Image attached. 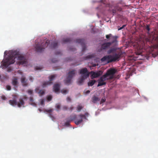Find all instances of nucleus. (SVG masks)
Returning <instances> with one entry per match:
<instances>
[{
    "label": "nucleus",
    "mask_w": 158,
    "mask_h": 158,
    "mask_svg": "<svg viewBox=\"0 0 158 158\" xmlns=\"http://www.w3.org/2000/svg\"><path fill=\"white\" fill-rule=\"evenodd\" d=\"M17 57L19 60V64L22 65L26 64L27 60L24 56L19 55V52L16 51H11L8 52L7 58L2 61V64L0 67L2 66V68H6L10 64L14 63L15 62V59Z\"/></svg>",
    "instance_id": "nucleus-1"
},
{
    "label": "nucleus",
    "mask_w": 158,
    "mask_h": 158,
    "mask_svg": "<svg viewBox=\"0 0 158 158\" xmlns=\"http://www.w3.org/2000/svg\"><path fill=\"white\" fill-rule=\"evenodd\" d=\"M116 37V36L113 37V38L114 40L111 42L102 44L101 46L98 47V51L100 52L103 50L106 51L108 49H110L107 51V53L108 54L115 51L116 49L115 47L116 46L117 43Z\"/></svg>",
    "instance_id": "nucleus-2"
},
{
    "label": "nucleus",
    "mask_w": 158,
    "mask_h": 158,
    "mask_svg": "<svg viewBox=\"0 0 158 158\" xmlns=\"http://www.w3.org/2000/svg\"><path fill=\"white\" fill-rule=\"evenodd\" d=\"M48 40H47L45 42L41 41L37 44H36L35 46V50L38 52H41L44 51L45 48L49 45V47L51 48H56L58 45V43L56 41H51V44Z\"/></svg>",
    "instance_id": "nucleus-3"
},
{
    "label": "nucleus",
    "mask_w": 158,
    "mask_h": 158,
    "mask_svg": "<svg viewBox=\"0 0 158 158\" xmlns=\"http://www.w3.org/2000/svg\"><path fill=\"white\" fill-rule=\"evenodd\" d=\"M75 73V70H73L70 71L68 73V76L65 81L66 84H69L71 83V80L73 77L74 76Z\"/></svg>",
    "instance_id": "nucleus-4"
},
{
    "label": "nucleus",
    "mask_w": 158,
    "mask_h": 158,
    "mask_svg": "<svg viewBox=\"0 0 158 158\" xmlns=\"http://www.w3.org/2000/svg\"><path fill=\"white\" fill-rule=\"evenodd\" d=\"M89 115V114L88 113L86 112L85 113V114H80L78 115V118H79V120H76L75 121V123L77 125H78L81 123L83 121V118H84L85 119H86V117H88Z\"/></svg>",
    "instance_id": "nucleus-5"
},
{
    "label": "nucleus",
    "mask_w": 158,
    "mask_h": 158,
    "mask_svg": "<svg viewBox=\"0 0 158 158\" xmlns=\"http://www.w3.org/2000/svg\"><path fill=\"white\" fill-rule=\"evenodd\" d=\"M117 72V70L115 69L111 68L108 70L106 74L108 76H110V79L113 78L114 75Z\"/></svg>",
    "instance_id": "nucleus-6"
},
{
    "label": "nucleus",
    "mask_w": 158,
    "mask_h": 158,
    "mask_svg": "<svg viewBox=\"0 0 158 158\" xmlns=\"http://www.w3.org/2000/svg\"><path fill=\"white\" fill-rule=\"evenodd\" d=\"M27 98L26 95L23 96V97L20 98L19 100V101L17 102V106L19 107H20L21 106H24L25 104L24 100H27Z\"/></svg>",
    "instance_id": "nucleus-7"
},
{
    "label": "nucleus",
    "mask_w": 158,
    "mask_h": 158,
    "mask_svg": "<svg viewBox=\"0 0 158 158\" xmlns=\"http://www.w3.org/2000/svg\"><path fill=\"white\" fill-rule=\"evenodd\" d=\"M85 40L84 39H77L76 40V43H80L82 48V52H84L85 50L86 47L85 44Z\"/></svg>",
    "instance_id": "nucleus-8"
},
{
    "label": "nucleus",
    "mask_w": 158,
    "mask_h": 158,
    "mask_svg": "<svg viewBox=\"0 0 158 158\" xmlns=\"http://www.w3.org/2000/svg\"><path fill=\"white\" fill-rule=\"evenodd\" d=\"M55 75H52L51 76L49 77V81H48L47 82H44L43 83L42 86L43 87H46V86L47 85H50L52 84V81L53 80L54 78L56 77Z\"/></svg>",
    "instance_id": "nucleus-9"
},
{
    "label": "nucleus",
    "mask_w": 158,
    "mask_h": 158,
    "mask_svg": "<svg viewBox=\"0 0 158 158\" xmlns=\"http://www.w3.org/2000/svg\"><path fill=\"white\" fill-rule=\"evenodd\" d=\"M90 73L92 74L91 76V78L93 79L100 76L102 74V71H99L97 72L91 71Z\"/></svg>",
    "instance_id": "nucleus-10"
},
{
    "label": "nucleus",
    "mask_w": 158,
    "mask_h": 158,
    "mask_svg": "<svg viewBox=\"0 0 158 158\" xmlns=\"http://www.w3.org/2000/svg\"><path fill=\"white\" fill-rule=\"evenodd\" d=\"M13 99L12 100H9V102L10 104L13 106H15L17 105V102L16 99L17 98V96L15 95H13Z\"/></svg>",
    "instance_id": "nucleus-11"
},
{
    "label": "nucleus",
    "mask_w": 158,
    "mask_h": 158,
    "mask_svg": "<svg viewBox=\"0 0 158 158\" xmlns=\"http://www.w3.org/2000/svg\"><path fill=\"white\" fill-rule=\"evenodd\" d=\"M81 77L78 79L77 83L78 85H81L83 82L84 80L89 77V74H87L85 75H82Z\"/></svg>",
    "instance_id": "nucleus-12"
},
{
    "label": "nucleus",
    "mask_w": 158,
    "mask_h": 158,
    "mask_svg": "<svg viewBox=\"0 0 158 158\" xmlns=\"http://www.w3.org/2000/svg\"><path fill=\"white\" fill-rule=\"evenodd\" d=\"M111 60L110 62L115 61L116 60H118L120 57V55L119 54L115 53L111 55Z\"/></svg>",
    "instance_id": "nucleus-13"
},
{
    "label": "nucleus",
    "mask_w": 158,
    "mask_h": 158,
    "mask_svg": "<svg viewBox=\"0 0 158 158\" xmlns=\"http://www.w3.org/2000/svg\"><path fill=\"white\" fill-rule=\"evenodd\" d=\"M21 80L23 86H26L28 85L27 80V79L25 77H22L21 78Z\"/></svg>",
    "instance_id": "nucleus-14"
},
{
    "label": "nucleus",
    "mask_w": 158,
    "mask_h": 158,
    "mask_svg": "<svg viewBox=\"0 0 158 158\" xmlns=\"http://www.w3.org/2000/svg\"><path fill=\"white\" fill-rule=\"evenodd\" d=\"M80 73L82 74V75H85L87 74H88L89 76L90 73H89L88 72V70L86 68L81 69L80 71Z\"/></svg>",
    "instance_id": "nucleus-15"
},
{
    "label": "nucleus",
    "mask_w": 158,
    "mask_h": 158,
    "mask_svg": "<svg viewBox=\"0 0 158 158\" xmlns=\"http://www.w3.org/2000/svg\"><path fill=\"white\" fill-rule=\"evenodd\" d=\"M36 93H38L40 96H42L44 94V91L43 90H39L38 88H36L35 89Z\"/></svg>",
    "instance_id": "nucleus-16"
},
{
    "label": "nucleus",
    "mask_w": 158,
    "mask_h": 158,
    "mask_svg": "<svg viewBox=\"0 0 158 158\" xmlns=\"http://www.w3.org/2000/svg\"><path fill=\"white\" fill-rule=\"evenodd\" d=\"M77 117V115H76L73 114L70 115L69 117L67 118L71 121H72L73 120H75V121L76 120H78V119H76Z\"/></svg>",
    "instance_id": "nucleus-17"
},
{
    "label": "nucleus",
    "mask_w": 158,
    "mask_h": 158,
    "mask_svg": "<svg viewBox=\"0 0 158 158\" xmlns=\"http://www.w3.org/2000/svg\"><path fill=\"white\" fill-rule=\"evenodd\" d=\"M53 89L55 92H57L60 90V85L59 84H56L53 86Z\"/></svg>",
    "instance_id": "nucleus-18"
},
{
    "label": "nucleus",
    "mask_w": 158,
    "mask_h": 158,
    "mask_svg": "<svg viewBox=\"0 0 158 158\" xmlns=\"http://www.w3.org/2000/svg\"><path fill=\"white\" fill-rule=\"evenodd\" d=\"M92 100L93 103H97L98 101H99L100 99L98 97L94 96L92 98Z\"/></svg>",
    "instance_id": "nucleus-19"
},
{
    "label": "nucleus",
    "mask_w": 158,
    "mask_h": 158,
    "mask_svg": "<svg viewBox=\"0 0 158 158\" xmlns=\"http://www.w3.org/2000/svg\"><path fill=\"white\" fill-rule=\"evenodd\" d=\"M108 76L106 75V74H105L104 75H103L102 76L100 77L99 80H101L102 81H105L107 79V77Z\"/></svg>",
    "instance_id": "nucleus-20"
},
{
    "label": "nucleus",
    "mask_w": 158,
    "mask_h": 158,
    "mask_svg": "<svg viewBox=\"0 0 158 158\" xmlns=\"http://www.w3.org/2000/svg\"><path fill=\"white\" fill-rule=\"evenodd\" d=\"M98 84L97 85L98 87L105 85L106 84V83L105 81H102L101 80H99V79H98Z\"/></svg>",
    "instance_id": "nucleus-21"
},
{
    "label": "nucleus",
    "mask_w": 158,
    "mask_h": 158,
    "mask_svg": "<svg viewBox=\"0 0 158 158\" xmlns=\"http://www.w3.org/2000/svg\"><path fill=\"white\" fill-rule=\"evenodd\" d=\"M96 81L95 80H92L88 83V85L89 86H92L96 82Z\"/></svg>",
    "instance_id": "nucleus-22"
},
{
    "label": "nucleus",
    "mask_w": 158,
    "mask_h": 158,
    "mask_svg": "<svg viewBox=\"0 0 158 158\" xmlns=\"http://www.w3.org/2000/svg\"><path fill=\"white\" fill-rule=\"evenodd\" d=\"M151 40H150L149 38L148 37H145V38L144 41L143 42V44H144V45L145 46H146V44H145V42H146L147 43H150L151 42Z\"/></svg>",
    "instance_id": "nucleus-23"
},
{
    "label": "nucleus",
    "mask_w": 158,
    "mask_h": 158,
    "mask_svg": "<svg viewBox=\"0 0 158 158\" xmlns=\"http://www.w3.org/2000/svg\"><path fill=\"white\" fill-rule=\"evenodd\" d=\"M18 83L17 79L16 78H15L12 81V84L14 85H17Z\"/></svg>",
    "instance_id": "nucleus-24"
},
{
    "label": "nucleus",
    "mask_w": 158,
    "mask_h": 158,
    "mask_svg": "<svg viewBox=\"0 0 158 158\" xmlns=\"http://www.w3.org/2000/svg\"><path fill=\"white\" fill-rule=\"evenodd\" d=\"M107 63H110L112 62H110V60H111L112 56L111 55H107Z\"/></svg>",
    "instance_id": "nucleus-25"
},
{
    "label": "nucleus",
    "mask_w": 158,
    "mask_h": 158,
    "mask_svg": "<svg viewBox=\"0 0 158 158\" xmlns=\"http://www.w3.org/2000/svg\"><path fill=\"white\" fill-rule=\"evenodd\" d=\"M71 121L68 119V118H67V121L65 122L64 124V125L66 126H68L70 125V123Z\"/></svg>",
    "instance_id": "nucleus-26"
},
{
    "label": "nucleus",
    "mask_w": 158,
    "mask_h": 158,
    "mask_svg": "<svg viewBox=\"0 0 158 158\" xmlns=\"http://www.w3.org/2000/svg\"><path fill=\"white\" fill-rule=\"evenodd\" d=\"M101 60L102 62H105V61H107V55L104 56L101 59Z\"/></svg>",
    "instance_id": "nucleus-27"
},
{
    "label": "nucleus",
    "mask_w": 158,
    "mask_h": 158,
    "mask_svg": "<svg viewBox=\"0 0 158 158\" xmlns=\"http://www.w3.org/2000/svg\"><path fill=\"white\" fill-rule=\"evenodd\" d=\"M83 108V107L81 105H78L77 107V110L78 111H80L81 109Z\"/></svg>",
    "instance_id": "nucleus-28"
},
{
    "label": "nucleus",
    "mask_w": 158,
    "mask_h": 158,
    "mask_svg": "<svg viewBox=\"0 0 158 158\" xmlns=\"http://www.w3.org/2000/svg\"><path fill=\"white\" fill-rule=\"evenodd\" d=\"M71 41V40L69 38H67L63 40V42L64 43L65 42H70Z\"/></svg>",
    "instance_id": "nucleus-29"
},
{
    "label": "nucleus",
    "mask_w": 158,
    "mask_h": 158,
    "mask_svg": "<svg viewBox=\"0 0 158 158\" xmlns=\"http://www.w3.org/2000/svg\"><path fill=\"white\" fill-rule=\"evenodd\" d=\"M94 56V55H89L85 57V59L92 58Z\"/></svg>",
    "instance_id": "nucleus-30"
},
{
    "label": "nucleus",
    "mask_w": 158,
    "mask_h": 158,
    "mask_svg": "<svg viewBox=\"0 0 158 158\" xmlns=\"http://www.w3.org/2000/svg\"><path fill=\"white\" fill-rule=\"evenodd\" d=\"M126 26V25H123L122 27H120L119 26H118V30H121V29H123V28H124L125 26Z\"/></svg>",
    "instance_id": "nucleus-31"
},
{
    "label": "nucleus",
    "mask_w": 158,
    "mask_h": 158,
    "mask_svg": "<svg viewBox=\"0 0 158 158\" xmlns=\"http://www.w3.org/2000/svg\"><path fill=\"white\" fill-rule=\"evenodd\" d=\"M61 92L62 93L64 94H65L67 93L68 92V91L66 89H62L61 90Z\"/></svg>",
    "instance_id": "nucleus-32"
},
{
    "label": "nucleus",
    "mask_w": 158,
    "mask_h": 158,
    "mask_svg": "<svg viewBox=\"0 0 158 158\" xmlns=\"http://www.w3.org/2000/svg\"><path fill=\"white\" fill-rule=\"evenodd\" d=\"M146 29L148 31V33L150 30V26L149 25H147L146 27Z\"/></svg>",
    "instance_id": "nucleus-33"
},
{
    "label": "nucleus",
    "mask_w": 158,
    "mask_h": 158,
    "mask_svg": "<svg viewBox=\"0 0 158 158\" xmlns=\"http://www.w3.org/2000/svg\"><path fill=\"white\" fill-rule=\"evenodd\" d=\"M52 98V97L51 95H49L47 97V100L48 101H51Z\"/></svg>",
    "instance_id": "nucleus-34"
},
{
    "label": "nucleus",
    "mask_w": 158,
    "mask_h": 158,
    "mask_svg": "<svg viewBox=\"0 0 158 158\" xmlns=\"http://www.w3.org/2000/svg\"><path fill=\"white\" fill-rule=\"evenodd\" d=\"M106 101V99L105 98H103L101 99L100 102V104H101L102 103H103L105 102Z\"/></svg>",
    "instance_id": "nucleus-35"
},
{
    "label": "nucleus",
    "mask_w": 158,
    "mask_h": 158,
    "mask_svg": "<svg viewBox=\"0 0 158 158\" xmlns=\"http://www.w3.org/2000/svg\"><path fill=\"white\" fill-rule=\"evenodd\" d=\"M112 36V35L110 34L109 35H106V37L107 39H109Z\"/></svg>",
    "instance_id": "nucleus-36"
},
{
    "label": "nucleus",
    "mask_w": 158,
    "mask_h": 158,
    "mask_svg": "<svg viewBox=\"0 0 158 158\" xmlns=\"http://www.w3.org/2000/svg\"><path fill=\"white\" fill-rule=\"evenodd\" d=\"M28 93L30 95H31L33 93V90L31 89L28 90Z\"/></svg>",
    "instance_id": "nucleus-37"
},
{
    "label": "nucleus",
    "mask_w": 158,
    "mask_h": 158,
    "mask_svg": "<svg viewBox=\"0 0 158 158\" xmlns=\"http://www.w3.org/2000/svg\"><path fill=\"white\" fill-rule=\"evenodd\" d=\"M48 116L52 119V120H53L54 119V117L52 116V114L51 113H49L48 114Z\"/></svg>",
    "instance_id": "nucleus-38"
},
{
    "label": "nucleus",
    "mask_w": 158,
    "mask_h": 158,
    "mask_svg": "<svg viewBox=\"0 0 158 158\" xmlns=\"http://www.w3.org/2000/svg\"><path fill=\"white\" fill-rule=\"evenodd\" d=\"M6 89L8 90H10L11 89V87L9 85H7L6 86Z\"/></svg>",
    "instance_id": "nucleus-39"
},
{
    "label": "nucleus",
    "mask_w": 158,
    "mask_h": 158,
    "mask_svg": "<svg viewBox=\"0 0 158 158\" xmlns=\"http://www.w3.org/2000/svg\"><path fill=\"white\" fill-rule=\"evenodd\" d=\"M53 111L52 109H50L48 110H46V111L48 112V113H51Z\"/></svg>",
    "instance_id": "nucleus-40"
},
{
    "label": "nucleus",
    "mask_w": 158,
    "mask_h": 158,
    "mask_svg": "<svg viewBox=\"0 0 158 158\" xmlns=\"http://www.w3.org/2000/svg\"><path fill=\"white\" fill-rule=\"evenodd\" d=\"M62 109L64 110H68L67 107L66 106H64L63 108Z\"/></svg>",
    "instance_id": "nucleus-41"
},
{
    "label": "nucleus",
    "mask_w": 158,
    "mask_h": 158,
    "mask_svg": "<svg viewBox=\"0 0 158 158\" xmlns=\"http://www.w3.org/2000/svg\"><path fill=\"white\" fill-rule=\"evenodd\" d=\"M1 98L3 100H5L6 99V97L4 95H2L1 97Z\"/></svg>",
    "instance_id": "nucleus-42"
},
{
    "label": "nucleus",
    "mask_w": 158,
    "mask_h": 158,
    "mask_svg": "<svg viewBox=\"0 0 158 158\" xmlns=\"http://www.w3.org/2000/svg\"><path fill=\"white\" fill-rule=\"evenodd\" d=\"M56 108L57 109H59L60 108V105L59 104H57L56 106Z\"/></svg>",
    "instance_id": "nucleus-43"
},
{
    "label": "nucleus",
    "mask_w": 158,
    "mask_h": 158,
    "mask_svg": "<svg viewBox=\"0 0 158 158\" xmlns=\"http://www.w3.org/2000/svg\"><path fill=\"white\" fill-rule=\"evenodd\" d=\"M67 100L68 101H69V102H70L71 101V99L69 97H68L67 98Z\"/></svg>",
    "instance_id": "nucleus-44"
},
{
    "label": "nucleus",
    "mask_w": 158,
    "mask_h": 158,
    "mask_svg": "<svg viewBox=\"0 0 158 158\" xmlns=\"http://www.w3.org/2000/svg\"><path fill=\"white\" fill-rule=\"evenodd\" d=\"M30 101L31 102H33V99L32 97H30L29 98Z\"/></svg>",
    "instance_id": "nucleus-45"
},
{
    "label": "nucleus",
    "mask_w": 158,
    "mask_h": 158,
    "mask_svg": "<svg viewBox=\"0 0 158 158\" xmlns=\"http://www.w3.org/2000/svg\"><path fill=\"white\" fill-rule=\"evenodd\" d=\"M56 61L57 60H56L54 59H52V62L54 63H56Z\"/></svg>",
    "instance_id": "nucleus-46"
},
{
    "label": "nucleus",
    "mask_w": 158,
    "mask_h": 158,
    "mask_svg": "<svg viewBox=\"0 0 158 158\" xmlns=\"http://www.w3.org/2000/svg\"><path fill=\"white\" fill-rule=\"evenodd\" d=\"M29 80L31 81L32 82L33 81V78L31 76H30L29 77Z\"/></svg>",
    "instance_id": "nucleus-47"
},
{
    "label": "nucleus",
    "mask_w": 158,
    "mask_h": 158,
    "mask_svg": "<svg viewBox=\"0 0 158 158\" xmlns=\"http://www.w3.org/2000/svg\"><path fill=\"white\" fill-rule=\"evenodd\" d=\"M35 69L36 70H40L41 69L40 67H36L35 68Z\"/></svg>",
    "instance_id": "nucleus-48"
},
{
    "label": "nucleus",
    "mask_w": 158,
    "mask_h": 158,
    "mask_svg": "<svg viewBox=\"0 0 158 158\" xmlns=\"http://www.w3.org/2000/svg\"><path fill=\"white\" fill-rule=\"evenodd\" d=\"M73 107L72 106L70 107L69 108V109L70 110H71V111H72V110H73Z\"/></svg>",
    "instance_id": "nucleus-49"
},
{
    "label": "nucleus",
    "mask_w": 158,
    "mask_h": 158,
    "mask_svg": "<svg viewBox=\"0 0 158 158\" xmlns=\"http://www.w3.org/2000/svg\"><path fill=\"white\" fill-rule=\"evenodd\" d=\"M90 92V91L89 90H87V91L85 93H86V94H88Z\"/></svg>",
    "instance_id": "nucleus-50"
},
{
    "label": "nucleus",
    "mask_w": 158,
    "mask_h": 158,
    "mask_svg": "<svg viewBox=\"0 0 158 158\" xmlns=\"http://www.w3.org/2000/svg\"><path fill=\"white\" fill-rule=\"evenodd\" d=\"M61 53V52H58L56 53V55L60 54Z\"/></svg>",
    "instance_id": "nucleus-51"
},
{
    "label": "nucleus",
    "mask_w": 158,
    "mask_h": 158,
    "mask_svg": "<svg viewBox=\"0 0 158 158\" xmlns=\"http://www.w3.org/2000/svg\"><path fill=\"white\" fill-rule=\"evenodd\" d=\"M31 105H34V106H35L36 105V104L34 103V102H32L31 103Z\"/></svg>",
    "instance_id": "nucleus-52"
},
{
    "label": "nucleus",
    "mask_w": 158,
    "mask_h": 158,
    "mask_svg": "<svg viewBox=\"0 0 158 158\" xmlns=\"http://www.w3.org/2000/svg\"><path fill=\"white\" fill-rule=\"evenodd\" d=\"M44 103V101L43 100H42L40 102V104L41 105H43V104Z\"/></svg>",
    "instance_id": "nucleus-53"
},
{
    "label": "nucleus",
    "mask_w": 158,
    "mask_h": 158,
    "mask_svg": "<svg viewBox=\"0 0 158 158\" xmlns=\"http://www.w3.org/2000/svg\"><path fill=\"white\" fill-rule=\"evenodd\" d=\"M6 51H5V52H4V56H5V55H6Z\"/></svg>",
    "instance_id": "nucleus-54"
},
{
    "label": "nucleus",
    "mask_w": 158,
    "mask_h": 158,
    "mask_svg": "<svg viewBox=\"0 0 158 158\" xmlns=\"http://www.w3.org/2000/svg\"><path fill=\"white\" fill-rule=\"evenodd\" d=\"M38 110L40 112H41L42 111V110L40 109H39Z\"/></svg>",
    "instance_id": "nucleus-55"
},
{
    "label": "nucleus",
    "mask_w": 158,
    "mask_h": 158,
    "mask_svg": "<svg viewBox=\"0 0 158 158\" xmlns=\"http://www.w3.org/2000/svg\"><path fill=\"white\" fill-rule=\"evenodd\" d=\"M8 72H9V71H10V70H9V69H8Z\"/></svg>",
    "instance_id": "nucleus-56"
}]
</instances>
